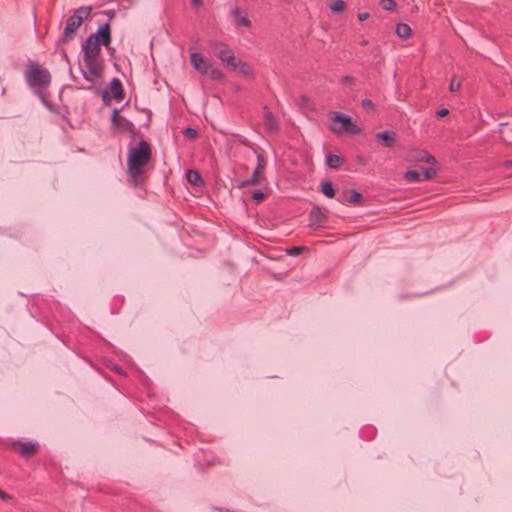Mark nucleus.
I'll list each match as a JSON object with an SVG mask.
<instances>
[{"instance_id":"nucleus-1","label":"nucleus","mask_w":512,"mask_h":512,"mask_svg":"<svg viewBox=\"0 0 512 512\" xmlns=\"http://www.w3.org/2000/svg\"><path fill=\"white\" fill-rule=\"evenodd\" d=\"M152 158V147L144 139L130 147L127 154L126 174L128 183L134 188H144L147 181L146 166Z\"/></svg>"},{"instance_id":"nucleus-2","label":"nucleus","mask_w":512,"mask_h":512,"mask_svg":"<svg viewBox=\"0 0 512 512\" xmlns=\"http://www.w3.org/2000/svg\"><path fill=\"white\" fill-rule=\"evenodd\" d=\"M92 6H81L75 9L67 20L58 44H68L75 39L77 31L84 21L91 17Z\"/></svg>"},{"instance_id":"nucleus-3","label":"nucleus","mask_w":512,"mask_h":512,"mask_svg":"<svg viewBox=\"0 0 512 512\" xmlns=\"http://www.w3.org/2000/svg\"><path fill=\"white\" fill-rule=\"evenodd\" d=\"M24 75L27 84L32 88H46L51 83L48 69L35 62L29 63Z\"/></svg>"},{"instance_id":"nucleus-4","label":"nucleus","mask_w":512,"mask_h":512,"mask_svg":"<svg viewBox=\"0 0 512 512\" xmlns=\"http://www.w3.org/2000/svg\"><path fill=\"white\" fill-rule=\"evenodd\" d=\"M83 58L84 68L82 69V75L84 79L90 82V85L86 87V89L90 90L94 87V82L96 80L102 79L104 75V60L102 58Z\"/></svg>"},{"instance_id":"nucleus-5","label":"nucleus","mask_w":512,"mask_h":512,"mask_svg":"<svg viewBox=\"0 0 512 512\" xmlns=\"http://www.w3.org/2000/svg\"><path fill=\"white\" fill-rule=\"evenodd\" d=\"M330 119L334 124L340 123V126L338 127L335 125L331 126V130L334 133H347L350 135H357L361 132V129L356 124V122L353 121V119L350 116L345 115L341 112H332Z\"/></svg>"},{"instance_id":"nucleus-6","label":"nucleus","mask_w":512,"mask_h":512,"mask_svg":"<svg viewBox=\"0 0 512 512\" xmlns=\"http://www.w3.org/2000/svg\"><path fill=\"white\" fill-rule=\"evenodd\" d=\"M87 38H91L93 42H97L103 46H108L112 41L111 26L110 22L100 25L95 33L89 35Z\"/></svg>"},{"instance_id":"nucleus-7","label":"nucleus","mask_w":512,"mask_h":512,"mask_svg":"<svg viewBox=\"0 0 512 512\" xmlns=\"http://www.w3.org/2000/svg\"><path fill=\"white\" fill-rule=\"evenodd\" d=\"M265 165H266V160H265L264 156L262 154L258 153L257 154V166L254 169L252 176L249 179L240 182L238 187L243 188V187L259 184L261 175L265 168Z\"/></svg>"},{"instance_id":"nucleus-8","label":"nucleus","mask_w":512,"mask_h":512,"mask_svg":"<svg viewBox=\"0 0 512 512\" xmlns=\"http://www.w3.org/2000/svg\"><path fill=\"white\" fill-rule=\"evenodd\" d=\"M111 123L115 129L123 132L135 133V126L132 122L119 114L118 109H114L111 115Z\"/></svg>"},{"instance_id":"nucleus-9","label":"nucleus","mask_w":512,"mask_h":512,"mask_svg":"<svg viewBox=\"0 0 512 512\" xmlns=\"http://www.w3.org/2000/svg\"><path fill=\"white\" fill-rule=\"evenodd\" d=\"M216 47L219 48L216 56L219 60L228 68L235 71V63L238 61L233 53V51L223 43H217Z\"/></svg>"},{"instance_id":"nucleus-10","label":"nucleus","mask_w":512,"mask_h":512,"mask_svg":"<svg viewBox=\"0 0 512 512\" xmlns=\"http://www.w3.org/2000/svg\"><path fill=\"white\" fill-rule=\"evenodd\" d=\"M11 447L13 450L18 451L24 458L31 457L39 448L37 443L32 441L22 442L20 440L12 442Z\"/></svg>"},{"instance_id":"nucleus-11","label":"nucleus","mask_w":512,"mask_h":512,"mask_svg":"<svg viewBox=\"0 0 512 512\" xmlns=\"http://www.w3.org/2000/svg\"><path fill=\"white\" fill-rule=\"evenodd\" d=\"M101 46V44L93 42L91 38H86L81 44L82 57H85L87 60L90 58H101Z\"/></svg>"},{"instance_id":"nucleus-12","label":"nucleus","mask_w":512,"mask_h":512,"mask_svg":"<svg viewBox=\"0 0 512 512\" xmlns=\"http://www.w3.org/2000/svg\"><path fill=\"white\" fill-rule=\"evenodd\" d=\"M190 64L202 75L207 74L211 68V63L205 60L202 54L198 52H193L190 54Z\"/></svg>"},{"instance_id":"nucleus-13","label":"nucleus","mask_w":512,"mask_h":512,"mask_svg":"<svg viewBox=\"0 0 512 512\" xmlns=\"http://www.w3.org/2000/svg\"><path fill=\"white\" fill-rule=\"evenodd\" d=\"M327 221V216L325 210L316 206L313 207L309 213V225H316L318 227L323 226V224Z\"/></svg>"},{"instance_id":"nucleus-14","label":"nucleus","mask_w":512,"mask_h":512,"mask_svg":"<svg viewBox=\"0 0 512 512\" xmlns=\"http://www.w3.org/2000/svg\"><path fill=\"white\" fill-rule=\"evenodd\" d=\"M375 138L382 143V145L386 148H392L396 144L397 134L392 130H385L382 132H378L375 135Z\"/></svg>"},{"instance_id":"nucleus-15","label":"nucleus","mask_w":512,"mask_h":512,"mask_svg":"<svg viewBox=\"0 0 512 512\" xmlns=\"http://www.w3.org/2000/svg\"><path fill=\"white\" fill-rule=\"evenodd\" d=\"M109 90L116 101H122L124 99L125 92L122 82L118 78H113L111 80L109 83Z\"/></svg>"},{"instance_id":"nucleus-16","label":"nucleus","mask_w":512,"mask_h":512,"mask_svg":"<svg viewBox=\"0 0 512 512\" xmlns=\"http://www.w3.org/2000/svg\"><path fill=\"white\" fill-rule=\"evenodd\" d=\"M264 124L267 130L269 131H278L279 125L276 119L273 116V113L269 110L267 106H264Z\"/></svg>"},{"instance_id":"nucleus-17","label":"nucleus","mask_w":512,"mask_h":512,"mask_svg":"<svg viewBox=\"0 0 512 512\" xmlns=\"http://www.w3.org/2000/svg\"><path fill=\"white\" fill-rule=\"evenodd\" d=\"M412 157L419 162H425L432 165H435L437 162L436 158L426 150H416Z\"/></svg>"},{"instance_id":"nucleus-18","label":"nucleus","mask_w":512,"mask_h":512,"mask_svg":"<svg viewBox=\"0 0 512 512\" xmlns=\"http://www.w3.org/2000/svg\"><path fill=\"white\" fill-rule=\"evenodd\" d=\"M236 70L238 71V73H240V74H242L244 76H247V77H250V78H254V70H253V68L251 67L250 64H248L245 61L238 60L235 63V71Z\"/></svg>"},{"instance_id":"nucleus-19","label":"nucleus","mask_w":512,"mask_h":512,"mask_svg":"<svg viewBox=\"0 0 512 512\" xmlns=\"http://www.w3.org/2000/svg\"><path fill=\"white\" fill-rule=\"evenodd\" d=\"M344 163V158L339 155L329 153L326 155V165L331 169H337Z\"/></svg>"},{"instance_id":"nucleus-20","label":"nucleus","mask_w":512,"mask_h":512,"mask_svg":"<svg viewBox=\"0 0 512 512\" xmlns=\"http://www.w3.org/2000/svg\"><path fill=\"white\" fill-rule=\"evenodd\" d=\"M412 30L410 26L406 23H398L396 25V34L398 37L406 39L411 36Z\"/></svg>"},{"instance_id":"nucleus-21","label":"nucleus","mask_w":512,"mask_h":512,"mask_svg":"<svg viewBox=\"0 0 512 512\" xmlns=\"http://www.w3.org/2000/svg\"><path fill=\"white\" fill-rule=\"evenodd\" d=\"M187 180L194 186H202L204 184L203 179L196 170H189L187 172Z\"/></svg>"},{"instance_id":"nucleus-22","label":"nucleus","mask_w":512,"mask_h":512,"mask_svg":"<svg viewBox=\"0 0 512 512\" xmlns=\"http://www.w3.org/2000/svg\"><path fill=\"white\" fill-rule=\"evenodd\" d=\"M321 192L328 198L335 196V189L330 181H324L321 183Z\"/></svg>"},{"instance_id":"nucleus-23","label":"nucleus","mask_w":512,"mask_h":512,"mask_svg":"<svg viewBox=\"0 0 512 512\" xmlns=\"http://www.w3.org/2000/svg\"><path fill=\"white\" fill-rule=\"evenodd\" d=\"M346 3L343 0H333L329 4V8L333 13H341L346 9Z\"/></svg>"},{"instance_id":"nucleus-24","label":"nucleus","mask_w":512,"mask_h":512,"mask_svg":"<svg viewBox=\"0 0 512 512\" xmlns=\"http://www.w3.org/2000/svg\"><path fill=\"white\" fill-rule=\"evenodd\" d=\"M404 178L410 183L421 181V173L418 170H407Z\"/></svg>"},{"instance_id":"nucleus-25","label":"nucleus","mask_w":512,"mask_h":512,"mask_svg":"<svg viewBox=\"0 0 512 512\" xmlns=\"http://www.w3.org/2000/svg\"><path fill=\"white\" fill-rule=\"evenodd\" d=\"M419 172L421 173V181L422 180H431L436 176V170L431 167L423 168L421 167Z\"/></svg>"},{"instance_id":"nucleus-26","label":"nucleus","mask_w":512,"mask_h":512,"mask_svg":"<svg viewBox=\"0 0 512 512\" xmlns=\"http://www.w3.org/2000/svg\"><path fill=\"white\" fill-rule=\"evenodd\" d=\"M207 74L214 81H221L224 78V73L220 69L213 68L212 66Z\"/></svg>"},{"instance_id":"nucleus-27","label":"nucleus","mask_w":512,"mask_h":512,"mask_svg":"<svg viewBox=\"0 0 512 512\" xmlns=\"http://www.w3.org/2000/svg\"><path fill=\"white\" fill-rule=\"evenodd\" d=\"M379 5L385 11H392L396 7V2L394 0H381Z\"/></svg>"},{"instance_id":"nucleus-28","label":"nucleus","mask_w":512,"mask_h":512,"mask_svg":"<svg viewBox=\"0 0 512 512\" xmlns=\"http://www.w3.org/2000/svg\"><path fill=\"white\" fill-rule=\"evenodd\" d=\"M363 196L361 193L355 191V190H351V194L348 198V202L350 204H355V203H358L362 200Z\"/></svg>"},{"instance_id":"nucleus-29","label":"nucleus","mask_w":512,"mask_h":512,"mask_svg":"<svg viewBox=\"0 0 512 512\" xmlns=\"http://www.w3.org/2000/svg\"><path fill=\"white\" fill-rule=\"evenodd\" d=\"M182 133L187 139H194L197 136V130L192 127H186Z\"/></svg>"},{"instance_id":"nucleus-30","label":"nucleus","mask_w":512,"mask_h":512,"mask_svg":"<svg viewBox=\"0 0 512 512\" xmlns=\"http://www.w3.org/2000/svg\"><path fill=\"white\" fill-rule=\"evenodd\" d=\"M460 87H461V82L459 80H456L455 77H453L449 84V90L451 92H457V91H459Z\"/></svg>"},{"instance_id":"nucleus-31","label":"nucleus","mask_w":512,"mask_h":512,"mask_svg":"<svg viewBox=\"0 0 512 512\" xmlns=\"http://www.w3.org/2000/svg\"><path fill=\"white\" fill-rule=\"evenodd\" d=\"M251 198L255 203H259L264 200L265 194L261 190H256L253 192Z\"/></svg>"},{"instance_id":"nucleus-32","label":"nucleus","mask_w":512,"mask_h":512,"mask_svg":"<svg viewBox=\"0 0 512 512\" xmlns=\"http://www.w3.org/2000/svg\"><path fill=\"white\" fill-rule=\"evenodd\" d=\"M303 249H304V247L294 246L287 250V254L290 256H298L301 254Z\"/></svg>"},{"instance_id":"nucleus-33","label":"nucleus","mask_w":512,"mask_h":512,"mask_svg":"<svg viewBox=\"0 0 512 512\" xmlns=\"http://www.w3.org/2000/svg\"><path fill=\"white\" fill-rule=\"evenodd\" d=\"M237 23L244 27L251 26V22L246 16L237 17Z\"/></svg>"},{"instance_id":"nucleus-34","label":"nucleus","mask_w":512,"mask_h":512,"mask_svg":"<svg viewBox=\"0 0 512 512\" xmlns=\"http://www.w3.org/2000/svg\"><path fill=\"white\" fill-rule=\"evenodd\" d=\"M361 104L364 109H373L374 108V103L368 98L362 99Z\"/></svg>"},{"instance_id":"nucleus-35","label":"nucleus","mask_w":512,"mask_h":512,"mask_svg":"<svg viewBox=\"0 0 512 512\" xmlns=\"http://www.w3.org/2000/svg\"><path fill=\"white\" fill-rule=\"evenodd\" d=\"M341 82H342L344 85H350V84H352V83L354 82V78H353V77H351V76L346 75V76H343V77H342Z\"/></svg>"},{"instance_id":"nucleus-36","label":"nucleus","mask_w":512,"mask_h":512,"mask_svg":"<svg viewBox=\"0 0 512 512\" xmlns=\"http://www.w3.org/2000/svg\"><path fill=\"white\" fill-rule=\"evenodd\" d=\"M203 4L202 0H191V6L193 9L198 10Z\"/></svg>"},{"instance_id":"nucleus-37","label":"nucleus","mask_w":512,"mask_h":512,"mask_svg":"<svg viewBox=\"0 0 512 512\" xmlns=\"http://www.w3.org/2000/svg\"><path fill=\"white\" fill-rule=\"evenodd\" d=\"M111 97H112V96H110V95H109V92H108L107 90H104V91H103V93H102V100H103V102H104L105 104H108V103L110 102Z\"/></svg>"},{"instance_id":"nucleus-38","label":"nucleus","mask_w":512,"mask_h":512,"mask_svg":"<svg viewBox=\"0 0 512 512\" xmlns=\"http://www.w3.org/2000/svg\"><path fill=\"white\" fill-rule=\"evenodd\" d=\"M449 114V110L447 108H441L436 112L438 117H445Z\"/></svg>"},{"instance_id":"nucleus-39","label":"nucleus","mask_w":512,"mask_h":512,"mask_svg":"<svg viewBox=\"0 0 512 512\" xmlns=\"http://www.w3.org/2000/svg\"><path fill=\"white\" fill-rule=\"evenodd\" d=\"M368 17H369V13H367V12H362L357 15L358 20L361 22L366 20Z\"/></svg>"},{"instance_id":"nucleus-40","label":"nucleus","mask_w":512,"mask_h":512,"mask_svg":"<svg viewBox=\"0 0 512 512\" xmlns=\"http://www.w3.org/2000/svg\"><path fill=\"white\" fill-rule=\"evenodd\" d=\"M373 52H375L374 58L376 59V62H380L382 60V56L379 54V48H374Z\"/></svg>"},{"instance_id":"nucleus-41","label":"nucleus","mask_w":512,"mask_h":512,"mask_svg":"<svg viewBox=\"0 0 512 512\" xmlns=\"http://www.w3.org/2000/svg\"><path fill=\"white\" fill-rule=\"evenodd\" d=\"M106 50L108 51L110 56H114L115 54V48L111 46V44H108V46H104Z\"/></svg>"},{"instance_id":"nucleus-42","label":"nucleus","mask_w":512,"mask_h":512,"mask_svg":"<svg viewBox=\"0 0 512 512\" xmlns=\"http://www.w3.org/2000/svg\"><path fill=\"white\" fill-rule=\"evenodd\" d=\"M104 14L108 15L109 16V19H112L113 16H114V11L112 10H109V11H105L103 12Z\"/></svg>"},{"instance_id":"nucleus-43","label":"nucleus","mask_w":512,"mask_h":512,"mask_svg":"<svg viewBox=\"0 0 512 512\" xmlns=\"http://www.w3.org/2000/svg\"><path fill=\"white\" fill-rule=\"evenodd\" d=\"M9 498L8 494H6L4 491L0 490V499H7Z\"/></svg>"},{"instance_id":"nucleus-44","label":"nucleus","mask_w":512,"mask_h":512,"mask_svg":"<svg viewBox=\"0 0 512 512\" xmlns=\"http://www.w3.org/2000/svg\"><path fill=\"white\" fill-rule=\"evenodd\" d=\"M505 167L510 168L512 167V160H508L505 162Z\"/></svg>"},{"instance_id":"nucleus-45","label":"nucleus","mask_w":512,"mask_h":512,"mask_svg":"<svg viewBox=\"0 0 512 512\" xmlns=\"http://www.w3.org/2000/svg\"><path fill=\"white\" fill-rule=\"evenodd\" d=\"M151 122V113L148 114L147 116V121H146V126H148Z\"/></svg>"},{"instance_id":"nucleus-46","label":"nucleus","mask_w":512,"mask_h":512,"mask_svg":"<svg viewBox=\"0 0 512 512\" xmlns=\"http://www.w3.org/2000/svg\"><path fill=\"white\" fill-rule=\"evenodd\" d=\"M367 44H368V40L364 39V40L360 41V45H362V46H366Z\"/></svg>"}]
</instances>
